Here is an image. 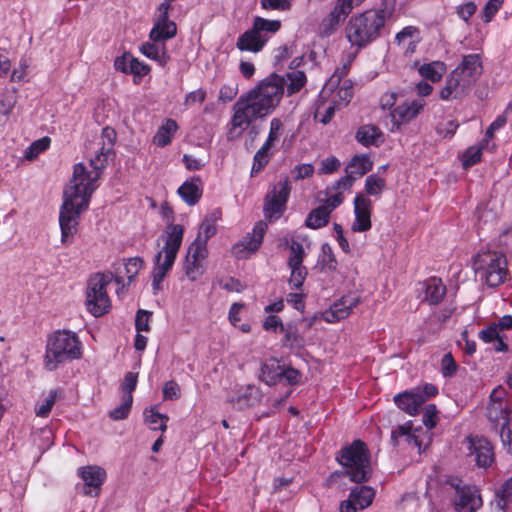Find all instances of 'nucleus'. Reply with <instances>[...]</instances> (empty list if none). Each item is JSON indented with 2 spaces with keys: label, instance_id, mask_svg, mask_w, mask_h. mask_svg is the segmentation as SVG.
Listing matches in <instances>:
<instances>
[{
  "label": "nucleus",
  "instance_id": "obj_1",
  "mask_svg": "<svg viewBox=\"0 0 512 512\" xmlns=\"http://www.w3.org/2000/svg\"><path fill=\"white\" fill-rule=\"evenodd\" d=\"M306 81L305 73L299 70L288 72L285 76L272 73L262 79L233 105L228 138L239 137L254 120L272 113L281 102L285 88L288 95H293L301 90Z\"/></svg>",
  "mask_w": 512,
  "mask_h": 512
},
{
  "label": "nucleus",
  "instance_id": "obj_2",
  "mask_svg": "<svg viewBox=\"0 0 512 512\" xmlns=\"http://www.w3.org/2000/svg\"><path fill=\"white\" fill-rule=\"evenodd\" d=\"M387 13L383 9H370L353 15L346 27L345 36L352 47L363 49L381 37Z\"/></svg>",
  "mask_w": 512,
  "mask_h": 512
},
{
  "label": "nucleus",
  "instance_id": "obj_3",
  "mask_svg": "<svg viewBox=\"0 0 512 512\" xmlns=\"http://www.w3.org/2000/svg\"><path fill=\"white\" fill-rule=\"evenodd\" d=\"M92 194L78 188L76 184H68L63 193L60 207L59 224L61 242L70 244L77 233L80 214L88 209Z\"/></svg>",
  "mask_w": 512,
  "mask_h": 512
},
{
  "label": "nucleus",
  "instance_id": "obj_4",
  "mask_svg": "<svg viewBox=\"0 0 512 512\" xmlns=\"http://www.w3.org/2000/svg\"><path fill=\"white\" fill-rule=\"evenodd\" d=\"M183 235L184 228L182 225L170 224L161 236L164 246L153 259L152 288L155 294L161 289L164 278L174 265L183 241Z\"/></svg>",
  "mask_w": 512,
  "mask_h": 512
},
{
  "label": "nucleus",
  "instance_id": "obj_5",
  "mask_svg": "<svg viewBox=\"0 0 512 512\" xmlns=\"http://www.w3.org/2000/svg\"><path fill=\"white\" fill-rule=\"evenodd\" d=\"M82 343L75 332L57 330L47 339L44 357L45 368L54 371L66 362L81 358Z\"/></svg>",
  "mask_w": 512,
  "mask_h": 512
},
{
  "label": "nucleus",
  "instance_id": "obj_6",
  "mask_svg": "<svg viewBox=\"0 0 512 512\" xmlns=\"http://www.w3.org/2000/svg\"><path fill=\"white\" fill-rule=\"evenodd\" d=\"M112 280L118 285L116 293L120 295L126 289V284L121 275H114L112 272L95 273L88 280L85 305L94 317L105 315L111 308V301L106 288Z\"/></svg>",
  "mask_w": 512,
  "mask_h": 512
},
{
  "label": "nucleus",
  "instance_id": "obj_7",
  "mask_svg": "<svg viewBox=\"0 0 512 512\" xmlns=\"http://www.w3.org/2000/svg\"><path fill=\"white\" fill-rule=\"evenodd\" d=\"M336 459L345 467L346 474L352 482L362 483L369 479L370 455L363 441L354 440L350 445L343 447Z\"/></svg>",
  "mask_w": 512,
  "mask_h": 512
},
{
  "label": "nucleus",
  "instance_id": "obj_8",
  "mask_svg": "<svg viewBox=\"0 0 512 512\" xmlns=\"http://www.w3.org/2000/svg\"><path fill=\"white\" fill-rule=\"evenodd\" d=\"M114 152H106L103 147H100L95 152L88 162V165L77 163L73 168V176L69 184H76V186L90 194L98 188V180L108 164L112 159Z\"/></svg>",
  "mask_w": 512,
  "mask_h": 512
},
{
  "label": "nucleus",
  "instance_id": "obj_9",
  "mask_svg": "<svg viewBox=\"0 0 512 512\" xmlns=\"http://www.w3.org/2000/svg\"><path fill=\"white\" fill-rule=\"evenodd\" d=\"M475 275L489 287L503 284L508 276L506 257L495 251L478 253L473 260Z\"/></svg>",
  "mask_w": 512,
  "mask_h": 512
},
{
  "label": "nucleus",
  "instance_id": "obj_10",
  "mask_svg": "<svg viewBox=\"0 0 512 512\" xmlns=\"http://www.w3.org/2000/svg\"><path fill=\"white\" fill-rule=\"evenodd\" d=\"M281 26L280 20H269L256 16L252 27L238 37L236 47L240 51L258 53L268 40L281 29Z\"/></svg>",
  "mask_w": 512,
  "mask_h": 512
},
{
  "label": "nucleus",
  "instance_id": "obj_11",
  "mask_svg": "<svg viewBox=\"0 0 512 512\" xmlns=\"http://www.w3.org/2000/svg\"><path fill=\"white\" fill-rule=\"evenodd\" d=\"M511 411L512 404L507 397L506 389L502 386L496 387L490 394L487 407V417L496 430L499 429L500 432L512 425L510 420Z\"/></svg>",
  "mask_w": 512,
  "mask_h": 512
},
{
  "label": "nucleus",
  "instance_id": "obj_12",
  "mask_svg": "<svg viewBox=\"0 0 512 512\" xmlns=\"http://www.w3.org/2000/svg\"><path fill=\"white\" fill-rule=\"evenodd\" d=\"M432 440L431 432L425 431L421 426L414 427L412 421L397 426L391 432V442L397 446L402 443L411 448H416L422 453L430 445Z\"/></svg>",
  "mask_w": 512,
  "mask_h": 512
},
{
  "label": "nucleus",
  "instance_id": "obj_13",
  "mask_svg": "<svg viewBox=\"0 0 512 512\" xmlns=\"http://www.w3.org/2000/svg\"><path fill=\"white\" fill-rule=\"evenodd\" d=\"M437 394L438 388L431 383H426L423 386H418L395 395L394 403L400 410L414 416L419 413L420 408L426 401Z\"/></svg>",
  "mask_w": 512,
  "mask_h": 512
},
{
  "label": "nucleus",
  "instance_id": "obj_14",
  "mask_svg": "<svg viewBox=\"0 0 512 512\" xmlns=\"http://www.w3.org/2000/svg\"><path fill=\"white\" fill-rule=\"evenodd\" d=\"M291 192L288 177L281 178L268 191L264 200V215L270 221L279 219L286 210V204Z\"/></svg>",
  "mask_w": 512,
  "mask_h": 512
},
{
  "label": "nucleus",
  "instance_id": "obj_15",
  "mask_svg": "<svg viewBox=\"0 0 512 512\" xmlns=\"http://www.w3.org/2000/svg\"><path fill=\"white\" fill-rule=\"evenodd\" d=\"M449 484L455 489L454 505L457 512H476L482 506L481 496L475 486L466 485L458 478H452Z\"/></svg>",
  "mask_w": 512,
  "mask_h": 512
},
{
  "label": "nucleus",
  "instance_id": "obj_16",
  "mask_svg": "<svg viewBox=\"0 0 512 512\" xmlns=\"http://www.w3.org/2000/svg\"><path fill=\"white\" fill-rule=\"evenodd\" d=\"M473 86L468 79L454 69L446 77L445 85L440 90L439 97L443 101L460 100L469 94Z\"/></svg>",
  "mask_w": 512,
  "mask_h": 512
},
{
  "label": "nucleus",
  "instance_id": "obj_17",
  "mask_svg": "<svg viewBox=\"0 0 512 512\" xmlns=\"http://www.w3.org/2000/svg\"><path fill=\"white\" fill-rule=\"evenodd\" d=\"M426 105L423 99H415L412 101H405L395 107L391 112L392 128L394 132L399 130L401 125L407 124L415 119L423 110Z\"/></svg>",
  "mask_w": 512,
  "mask_h": 512
},
{
  "label": "nucleus",
  "instance_id": "obj_18",
  "mask_svg": "<svg viewBox=\"0 0 512 512\" xmlns=\"http://www.w3.org/2000/svg\"><path fill=\"white\" fill-rule=\"evenodd\" d=\"M267 225L263 221L255 224L252 233H248L241 241L233 246V254L237 258H247L261 245Z\"/></svg>",
  "mask_w": 512,
  "mask_h": 512
},
{
  "label": "nucleus",
  "instance_id": "obj_19",
  "mask_svg": "<svg viewBox=\"0 0 512 512\" xmlns=\"http://www.w3.org/2000/svg\"><path fill=\"white\" fill-rule=\"evenodd\" d=\"M77 473L84 482V494L98 496L107 478L105 469L97 465H87L78 468Z\"/></svg>",
  "mask_w": 512,
  "mask_h": 512
},
{
  "label": "nucleus",
  "instance_id": "obj_20",
  "mask_svg": "<svg viewBox=\"0 0 512 512\" xmlns=\"http://www.w3.org/2000/svg\"><path fill=\"white\" fill-rule=\"evenodd\" d=\"M375 497V491L369 486H357L351 489L349 497L340 503V512H357L369 507Z\"/></svg>",
  "mask_w": 512,
  "mask_h": 512
},
{
  "label": "nucleus",
  "instance_id": "obj_21",
  "mask_svg": "<svg viewBox=\"0 0 512 512\" xmlns=\"http://www.w3.org/2000/svg\"><path fill=\"white\" fill-rule=\"evenodd\" d=\"M355 219L351 229L354 232H366L371 226L372 201L364 194H357L353 201Z\"/></svg>",
  "mask_w": 512,
  "mask_h": 512
},
{
  "label": "nucleus",
  "instance_id": "obj_22",
  "mask_svg": "<svg viewBox=\"0 0 512 512\" xmlns=\"http://www.w3.org/2000/svg\"><path fill=\"white\" fill-rule=\"evenodd\" d=\"M470 456L474 458L479 468L490 467L495 460V453L492 444L483 437L470 438Z\"/></svg>",
  "mask_w": 512,
  "mask_h": 512
},
{
  "label": "nucleus",
  "instance_id": "obj_23",
  "mask_svg": "<svg viewBox=\"0 0 512 512\" xmlns=\"http://www.w3.org/2000/svg\"><path fill=\"white\" fill-rule=\"evenodd\" d=\"M359 303L357 296L349 294L336 301L328 310L323 313V319L328 323H335L347 318L352 309Z\"/></svg>",
  "mask_w": 512,
  "mask_h": 512
},
{
  "label": "nucleus",
  "instance_id": "obj_24",
  "mask_svg": "<svg viewBox=\"0 0 512 512\" xmlns=\"http://www.w3.org/2000/svg\"><path fill=\"white\" fill-rule=\"evenodd\" d=\"M351 12L337 0L333 9L324 17L320 23L319 29L322 36L328 37L334 34L344 23Z\"/></svg>",
  "mask_w": 512,
  "mask_h": 512
},
{
  "label": "nucleus",
  "instance_id": "obj_25",
  "mask_svg": "<svg viewBox=\"0 0 512 512\" xmlns=\"http://www.w3.org/2000/svg\"><path fill=\"white\" fill-rule=\"evenodd\" d=\"M459 73L468 79L473 85L483 73V65L480 54L473 53L464 55L461 62L455 68Z\"/></svg>",
  "mask_w": 512,
  "mask_h": 512
},
{
  "label": "nucleus",
  "instance_id": "obj_26",
  "mask_svg": "<svg viewBox=\"0 0 512 512\" xmlns=\"http://www.w3.org/2000/svg\"><path fill=\"white\" fill-rule=\"evenodd\" d=\"M180 198L189 206L196 205L203 194V183L200 177L187 179L177 190Z\"/></svg>",
  "mask_w": 512,
  "mask_h": 512
},
{
  "label": "nucleus",
  "instance_id": "obj_27",
  "mask_svg": "<svg viewBox=\"0 0 512 512\" xmlns=\"http://www.w3.org/2000/svg\"><path fill=\"white\" fill-rule=\"evenodd\" d=\"M140 52L150 60L155 61L159 66L165 67L170 61V55L167 52L165 43L158 40L143 42L139 47Z\"/></svg>",
  "mask_w": 512,
  "mask_h": 512
},
{
  "label": "nucleus",
  "instance_id": "obj_28",
  "mask_svg": "<svg viewBox=\"0 0 512 512\" xmlns=\"http://www.w3.org/2000/svg\"><path fill=\"white\" fill-rule=\"evenodd\" d=\"M422 286L424 291L423 300L429 305L439 304L446 294V286L438 277L428 278L422 283Z\"/></svg>",
  "mask_w": 512,
  "mask_h": 512
},
{
  "label": "nucleus",
  "instance_id": "obj_29",
  "mask_svg": "<svg viewBox=\"0 0 512 512\" xmlns=\"http://www.w3.org/2000/svg\"><path fill=\"white\" fill-rule=\"evenodd\" d=\"M177 26L174 21L164 18H156L149 33V39L165 43L166 40L175 37Z\"/></svg>",
  "mask_w": 512,
  "mask_h": 512
},
{
  "label": "nucleus",
  "instance_id": "obj_30",
  "mask_svg": "<svg viewBox=\"0 0 512 512\" xmlns=\"http://www.w3.org/2000/svg\"><path fill=\"white\" fill-rule=\"evenodd\" d=\"M479 338L485 342L492 344V347L497 352H504L507 350V344L504 341L505 335L501 334L495 324L482 329L479 332Z\"/></svg>",
  "mask_w": 512,
  "mask_h": 512
},
{
  "label": "nucleus",
  "instance_id": "obj_31",
  "mask_svg": "<svg viewBox=\"0 0 512 512\" xmlns=\"http://www.w3.org/2000/svg\"><path fill=\"white\" fill-rule=\"evenodd\" d=\"M331 97L333 104L339 108L347 106L353 97V84L350 79H345L333 93H328L324 98Z\"/></svg>",
  "mask_w": 512,
  "mask_h": 512
},
{
  "label": "nucleus",
  "instance_id": "obj_32",
  "mask_svg": "<svg viewBox=\"0 0 512 512\" xmlns=\"http://www.w3.org/2000/svg\"><path fill=\"white\" fill-rule=\"evenodd\" d=\"M273 145L274 142H268V139H266L263 145L255 153L251 168V176L257 175L268 164L271 157L273 156Z\"/></svg>",
  "mask_w": 512,
  "mask_h": 512
},
{
  "label": "nucleus",
  "instance_id": "obj_33",
  "mask_svg": "<svg viewBox=\"0 0 512 512\" xmlns=\"http://www.w3.org/2000/svg\"><path fill=\"white\" fill-rule=\"evenodd\" d=\"M447 70L443 61H432L419 66L418 73L433 83L439 82Z\"/></svg>",
  "mask_w": 512,
  "mask_h": 512
},
{
  "label": "nucleus",
  "instance_id": "obj_34",
  "mask_svg": "<svg viewBox=\"0 0 512 512\" xmlns=\"http://www.w3.org/2000/svg\"><path fill=\"white\" fill-rule=\"evenodd\" d=\"M299 239L300 237L295 235H285L282 238V244L290 250L287 263L297 264L304 261L305 251Z\"/></svg>",
  "mask_w": 512,
  "mask_h": 512
},
{
  "label": "nucleus",
  "instance_id": "obj_35",
  "mask_svg": "<svg viewBox=\"0 0 512 512\" xmlns=\"http://www.w3.org/2000/svg\"><path fill=\"white\" fill-rule=\"evenodd\" d=\"M351 61L348 60L345 63H343L340 67H337L332 76L327 80V82L324 84L321 92H320V98H324L328 93H333L334 90L342 84V82L345 80V76L348 74L350 69Z\"/></svg>",
  "mask_w": 512,
  "mask_h": 512
},
{
  "label": "nucleus",
  "instance_id": "obj_36",
  "mask_svg": "<svg viewBox=\"0 0 512 512\" xmlns=\"http://www.w3.org/2000/svg\"><path fill=\"white\" fill-rule=\"evenodd\" d=\"M178 130V124L173 119H166L154 135L153 142L158 147H165L171 143L174 134Z\"/></svg>",
  "mask_w": 512,
  "mask_h": 512
},
{
  "label": "nucleus",
  "instance_id": "obj_37",
  "mask_svg": "<svg viewBox=\"0 0 512 512\" xmlns=\"http://www.w3.org/2000/svg\"><path fill=\"white\" fill-rule=\"evenodd\" d=\"M373 167V162L365 155H355L348 166L346 173H350L355 179L362 177Z\"/></svg>",
  "mask_w": 512,
  "mask_h": 512
},
{
  "label": "nucleus",
  "instance_id": "obj_38",
  "mask_svg": "<svg viewBox=\"0 0 512 512\" xmlns=\"http://www.w3.org/2000/svg\"><path fill=\"white\" fill-rule=\"evenodd\" d=\"M330 215L329 211L320 205L308 214L305 225L311 229L322 228L328 224Z\"/></svg>",
  "mask_w": 512,
  "mask_h": 512
},
{
  "label": "nucleus",
  "instance_id": "obj_39",
  "mask_svg": "<svg viewBox=\"0 0 512 512\" xmlns=\"http://www.w3.org/2000/svg\"><path fill=\"white\" fill-rule=\"evenodd\" d=\"M382 136L380 129L374 125L361 126L356 133V139L364 146L377 144L378 138Z\"/></svg>",
  "mask_w": 512,
  "mask_h": 512
},
{
  "label": "nucleus",
  "instance_id": "obj_40",
  "mask_svg": "<svg viewBox=\"0 0 512 512\" xmlns=\"http://www.w3.org/2000/svg\"><path fill=\"white\" fill-rule=\"evenodd\" d=\"M145 422L152 430H160L162 432L167 429L168 416L159 413L156 408L147 409L144 411Z\"/></svg>",
  "mask_w": 512,
  "mask_h": 512
},
{
  "label": "nucleus",
  "instance_id": "obj_41",
  "mask_svg": "<svg viewBox=\"0 0 512 512\" xmlns=\"http://www.w3.org/2000/svg\"><path fill=\"white\" fill-rule=\"evenodd\" d=\"M288 267L291 270L290 278H289V286L291 289L299 290L301 289L307 275V269L303 265V263H287Z\"/></svg>",
  "mask_w": 512,
  "mask_h": 512
},
{
  "label": "nucleus",
  "instance_id": "obj_42",
  "mask_svg": "<svg viewBox=\"0 0 512 512\" xmlns=\"http://www.w3.org/2000/svg\"><path fill=\"white\" fill-rule=\"evenodd\" d=\"M283 345L291 349H301L305 345L304 338L299 334L296 327L287 325L284 330Z\"/></svg>",
  "mask_w": 512,
  "mask_h": 512
},
{
  "label": "nucleus",
  "instance_id": "obj_43",
  "mask_svg": "<svg viewBox=\"0 0 512 512\" xmlns=\"http://www.w3.org/2000/svg\"><path fill=\"white\" fill-rule=\"evenodd\" d=\"M281 367L275 362L264 363L261 367V380L271 386L281 380Z\"/></svg>",
  "mask_w": 512,
  "mask_h": 512
},
{
  "label": "nucleus",
  "instance_id": "obj_44",
  "mask_svg": "<svg viewBox=\"0 0 512 512\" xmlns=\"http://www.w3.org/2000/svg\"><path fill=\"white\" fill-rule=\"evenodd\" d=\"M51 139L47 136L31 143L24 151V157L32 161L50 147Z\"/></svg>",
  "mask_w": 512,
  "mask_h": 512
},
{
  "label": "nucleus",
  "instance_id": "obj_45",
  "mask_svg": "<svg viewBox=\"0 0 512 512\" xmlns=\"http://www.w3.org/2000/svg\"><path fill=\"white\" fill-rule=\"evenodd\" d=\"M58 391L53 389L50 390L48 395L43 399L42 402H39L35 406V414L37 417L46 418L50 414L56 399H57Z\"/></svg>",
  "mask_w": 512,
  "mask_h": 512
},
{
  "label": "nucleus",
  "instance_id": "obj_46",
  "mask_svg": "<svg viewBox=\"0 0 512 512\" xmlns=\"http://www.w3.org/2000/svg\"><path fill=\"white\" fill-rule=\"evenodd\" d=\"M186 257L188 259L203 261L207 257V242L202 240V237H196L193 243L188 247Z\"/></svg>",
  "mask_w": 512,
  "mask_h": 512
},
{
  "label": "nucleus",
  "instance_id": "obj_47",
  "mask_svg": "<svg viewBox=\"0 0 512 512\" xmlns=\"http://www.w3.org/2000/svg\"><path fill=\"white\" fill-rule=\"evenodd\" d=\"M484 148L485 147L480 143L469 147L463 154V167L468 168L480 162Z\"/></svg>",
  "mask_w": 512,
  "mask_h": 512
},
{
  "label": "nucleus",
  "instance_id": "obj_48",
  "mask_svg": "<svg viewBox=\"0 0 512 512\" xmlns=\"http://www.w3.org/2000/svg\"><path fill=\"white\" fill-rule=\"evenodd\" d=\"M132 403L133 395L123 396L122 403L110 411V418L115 421L126 419L130 413Z\"/></svg>",
  "mask_w": 512,
  "mask_h": 512
},
{
  "label": "nucleus",
  "instance_id": "obj_49",
  "mask_svg": "<svg viewBox=\"0 0 512 512\" xmlns=\"http://www.w3.org/2000/svg\"><path fill=\"white\" fill-rule=\"evenodd\" d=\"M203 261L188 259L186 257L184 270L185 274L191 281H196L199 279L204 273Z\"/></svg>",
  "mask_w": 512,
  "mask_h": 512
},
{
  "label": "nucleus",
  "instance_id": "obj_50",
  "mask_svg": "<svg viewBox=\"0 0 512 512\" xmlns=\"http://www.w3.org/2000/svg\"><path fill=\"white\" fill-rule=\"evenodd\" d=\"M438 409L434 404H427L423 409V417L422 422L426 427L425 431L430 432L433 428L436 427L439 418H438Z\"/></svg>",
  "mask_w": 512,
  "mask_h": 512
},
{
  "label": "nucleus",
  "instance_id": "obj_51",
  "mask_svg": "<svg viewBox=\"0 0 512 512\" xmlns=\"http://www.w3.org/2000/svg\"><path fill=\"white\" fill-rule=\"evenodd\" d=\"M385 180L375 174L369 175L365 180V191L368 195L378 196L385 188Z\"/></svg>",
  "mask_w": 512,
  "mask_h": 512
},
{
  "label": "nucleus",
  "instance_id": "obj_52",
  "mask_svg": "<svg viewBox=\"0 0 512 512\" xmlns=\"http://www.w3.org/2000/svg\"><path fill=\"white\" fill-rule=\"evenodd\" d=\"M338 108L339 107L337 105L333 104L332 101H330L327 106L320 104V105H318V107L315 111L314 118L316 120H318L320 123L326 125L331 121V119L333 118V116L335 114L336 109H338Z\"/></svg>",
  "mask_w": 512,
  "mask_h": 512
},
{
  "label": "nucleus",
  "instance_id": "obj_53",
  "mask_svg": "<svg viewBox=\"0 0 512 512\" xmlns=\"http://www.w3.org/2000/svg\"><path fill=\"white\" fill-rule=\"evenodd\" d=\"M144 261L140 257L129 258L124 264L125 275L128 279V285L134 280L139 271L143 268Z\"/></svg>",
  "mask_w": 512,
  "mask_h": 512
},
{
  "label": "nucleus",
  "instance_id": "obj_54",
  "mask_svg": "<svg viewBox=\"0 0 512 512\" xmlns=\"http://www.w3.org/2000/svg\"><path fill=\"white\" fill-rule=\"evenodd\" d=\"M151 68L149 65L140 61L138 58L132 56L129 65V74L134 76V82L138 83L136 80L137 77H143L150 73Z\"/></svg>",
  "mask_w": 512,
  "mask_h": 512
},
{
  "label": "nucleus",
  "instance_id": "obj_55",
  "mask_svg": "<svg viewBox=\"0 0 512 512\" xmlns=\"http://www.w3.org/2000/svg\"><path fill=\"white\" fill-rule=\"evenodd\" d=\"M100 140L101 141L98 143V145H101V147H103L106 152H112L116 140L115 130L111 127L103 128Z\"/></svg>",
  "mask_w": 512,
  "mask_h": 512
},
{
  "label": "nucleus",
  "instance_id": "obj_56",
  "mask_svg": "<svg viewBox=\"0 0 512 512\" xmlns=\"http://www.w3.org/2000/svg\"><path fill=\"white\" fill-rule=\"evenodd\" d=\"M418 35V28L406 26L396 34L395 40L399 45H405L409 40H418Z\"/></svg>",
  "mask_w": 512,
  "mask_h": 512
},
{
  "label": "nucleus",
  "instance_id": "obj_57",
  "mask_svg": "<svg viewBox=\"0 0 512 512\" xmlns=\"http://www.w3.org/2000/svg\"><path fill=\"white\" fill-rule=\"evenodd\" d=\"M457 128L458 123L456 121L449 120L439 123L436 126V132L440 137L444 139H450L455 134Z\"/></svg>",
  "mask_w": 512,
  "mask_h": 512
},
{
  "label": "nucleus",
  "instance_id": "obj_58",
  "mask_svg": "<svg viewBox=\"0 0 512 512\" xmlns=\"http://www.w3.org/2000/svg\"><path fill=\"white\" fill-rule=\"evenodd\" d=\"M260 4L264 10L289 11L291 9L290 0H260Z\"/></svg>",
  "mask_w": 512,
  "mask_h": 512
},
{
  "label": "nucleus",
  "instance_id": "obj_59",
  "mask_svg": "<svg viewBox=\"0 0 512 512\" xmlns=\"http://www.w3.org/2000/svg\"><path fill=\"white\" fill-rule=\"evenodd\" d=\"M457 370V364L451 353H446L441 360V372L444 377H451Z\"/></svg>",
  "mask_w": 512,
  "mask_h": 512
},
{
  "label": "nucleus",
  "instance_id": "obj_60",
  "mask_svg": "<svg viewBox=\"0 0 512 512\" xmlns=\"http://www.w3.org/2000/svg\"><path fill=\"white\" fill-rule=\"evenodd\" d=\"M138 381V373L135 372H127L124 380L122 382V391L123 396L132 395L133 391L136 389Z\"/></svg>",
  "mask_w": 512,
  "mask_h": 512
},
{
  "label": "nucleus",
  "instance_id": "obj_61",
  "mask_svg": "<svg viewBox=\"0 0 512 512\" xmlns=\"http://www.w3.org/2000/svg\"><path fill=\"white\" fill-rule=\"evenodd\" d=\"M216 233L215 220L211 218H205L200 225L199 233L197 237H202L205 242L208 241Z\"/></svg>",
  "mask_w": 512,
  "mask_h": 512
},
{
  "label": "nucleus",
  "instance_id": "obj_62",
  "mask_svg": "<svg viewBox=\"0 0 512 512\" xmlns=\"http://www.w3.org/2000/svg\"><path fill=\"white\" fill-rule=\"evenodd\" d=\"M238 94L237 84H224L220 88L218 100L227 103L232 101Z\"/></svg>",
  "mask_w": 512,
  "mask_h": 512
},
{
  "label": "nucleus",
  "instance_id": "obj_63",
  "mask_svg": "<svg viewBox=\"0 0 512 512\" xmlns=\"http://www.w3.org/2000/svg\"><path fill=\"white\" fill-rule=\"evenodd\" d=\"M340 168V161L334 157H327L320 163L319 174H332Z\"/></svg>",
  "mask_w": 512,
  "mask_h": 512
},
{
  "label": "nucleus",
  "instance_id": "obj_64",
  "mask_svg": "<svg viewBox=\"0 0 512 512\" xmlns=\"http://www.w3.org/2000/svg\"><path fill=\"white\" fill-rule=\"evenodd\" d=\"M163 396L167 400H177L180 398V386L173 380L167 381L163 386Z\"/></svg>",
  "mask_w": 512,
  "mask_h": 512
}]
</instances>
